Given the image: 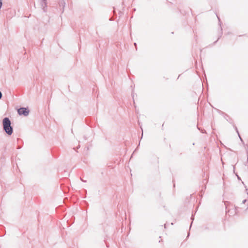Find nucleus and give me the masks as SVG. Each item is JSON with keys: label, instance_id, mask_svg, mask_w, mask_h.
Segmentation results:
<instances>
[{"label": "nucleus", "instance_id": "f257e3e1", "mask_svg": "<svg viewBox=\"0 0 248 248\" xmlns=\"http://www.w3.org/2000/svg\"><path fill=\"white\" fill-rule=\"evenodd\" d=\"M11 122L9 118H5L3 120V126L5 131L9 135L13 133V128L11 125Z\"/></svg>", "mask_w": 248, "mask_h": 248}, {"label": "nucleus", "instance_id": "f03ea898", "mask_svg": "<svg viewBox=\"0 0 248 248\" xmlns=\"http://www.w3.org/2000/svg\"><path fill=\"white\" fill-rule=\"evenodd\" d=\"M29 110L25 108H21L18 110V113L19 115L27 116L29 114Z\"/></svg>", "mask_w": 248, "mask_h": 248}, {"label": "nucleus", "instance_id": "7ed1b4c3", "mask_svg": "<svg viewBox=\"0 0 248 248\" xmlns=\"http://www.w3.org/2000/svg\"><path fill=\"white\" fill-rule=\"evenodd\" d=\"M1 96H2V94H1V92H0V99L1 98Z\"/></svg>", "mask_w": 248, "mask_h": 248}]
</instances>
